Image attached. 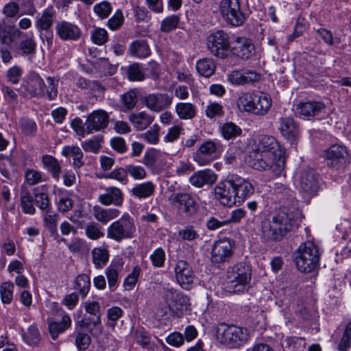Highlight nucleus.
<instances>
[{"label":"nucleus","instance_id":"f257e3e1","mask_svg":"<svg viewBox=\"0 0 351 351\" xmlns=\"http://www.w3.org/2000/svg\"><path fill=\"white\" fill-rule=\"evenodd\" d=\"M285 150L274 137L260 134L249 152V163L254 169L271 171L274 176H278L285 169Z\"/></svg>","mask_w":351,"mask_h":351},{"label":"nucleus","instance_id":"f03ea898","mask_svg":"<svg viewBox=\"0 0 351 351\" xmlns=\"http://www.w3.org/2000/svg\"><path fill=\"white\" fill-rule=\"evenodd\" d=\"M299 209H288L285 206L261 221V237L265 242H279L298 224Z\"/></svg>","mask_w":351,"mask_h":351},{"label":"nucleus","instance_id":"7ed1b4c3","mask_svg":"<svg viewBox=\"0 0 351 351\" xmlns=\"http://www.w3.org/2000/svg\"><path fill=\"white\" fill-rule=\"evenodd\" d=\"M322 158L329 169L344 172L351 164V151L342 143H333L323 150Z\"/></svg>","mask_w":351,"mask_h":351},{"label":"nucleus","instance_id":"20e7f679","mask_svg":"<svg viewBox=\"0 0 351 351\" xmlns=\"http://www.w3.org/2000/svg\"><path fill=\"white\" fill-rule=\"evenodd\" d=\"M216 335L221 343L231 348H239L245 344L250 338L246 328L220 323L217 327Z\"/></svg>","mask_w":351,"mask_h":351},{"label":"nucleus","instance_id":"39448f33","mask_svg":"<svg viewBox=\"0 0 351 351\" xmlns=\"http://www.w3.org/2000/svg\"><path fill=\"white\" fill-rule=\"evenodd\" d=\"M298 269L302 273H310L315 269L319 262L317 247L311 241L302 243L294 254Z\"/></svg>","mask_w":351,"mask_h":351},{"label":"nucleus","instance_id":"423d86ee","mask_svg":"<svg viewBox=\"0 0 351 351\" xmlns=\"http://www.w3.org/2000/svg\"><path fill=\"white\" fill-rule=\"evenodd\" d=\"M136 231L134 220L128 213L110 224L106 230L107 237L117 242L132 239Z\"/></svg>","mask_w":351,"mask_h":351},{"label":"nucleus","instance_id":"0eeeda50","mask_svg":"<svg viewBox=\"0 0 351 351\" xmlns=\"http://www.w3.org/2000/svg\"><path fill=\"white\" fill-rule=\"evenodd\" d=\"M252 277L251 267L245 262H240L234 266L229 267L226 272V278L232 288V292H239L244 289Z\"/></svg>","mask_w":351,"mask_h":351},{"label":"nucleus","instance_id":"6e6552de","mask_svg":"<svg viewBox=\"0 0 351 351\" xmlns=\"http://www.w3.org/2000/svg\"><path fill=\"white\" fill-rule=\"evenodd\" d=\"M219 12L226 23L230 25L240 26L245 21L239 0H221Z\"/></svg>","mask_w":351,"mask_h":351},{"label":"nucleus","instance_id":"1a4fd4ad","mask_svg":"<svg viewBox=\"0 0 351 351\" xmlns=\"http://www.w3.org/2000/svg\"><path fill=\"white\" fill-rule=\"evenodd\" d=\"M207 48L213 56L221 59L226 58L231 46L228 35L222 30L211 33L207 37Z\"/></svg>","mask_w":351,"mask_h":351},{"label":"nucleus","instance_id":"9d476101","mask_svg":"<svg viewBox=\"0 0 351 351\" xmlns=\"http://www.w3.org/2000/svg\"><path fill=\"white\" fill-rule=\"evenodd\" d=\"M169 201L180 213L186 217L193 216L199 209V205L195 197L188 193H173L169 196Z\"/></svg>","mask_w":351,"mask_h":351},{"label":"nucleus","instance_id":"9b49d317","mask_svg":"<svg viewBox=\"0 0 351 351\" xmlns=\"http://www.w3.org/2000/svg\"><path fill=\"white\" fill-rule=\"evenodd\" d=\"M85 311L92 315V317L84 318L79 321L80 327L89 329L90 332L94 335H99L102 332L101 323L100 304L97 302H88L84 304Z\"/></svg>","mask_w":351,"mask_h":351},{"label":"nucleus","instance_id":"f8f14e48","mask_svg":"<svg viewBox=\"0 0 351 351\" xmlns=\"http://www.w3.org/2000/svg\"><path fill=\"white\" fill-rule=\"evenodd\" d=\"M234 191L232 175H228L225 180L218 182L214 189L215 198L221 205L228 207L237 204Z\"/></svg>","mask_w":351,"mask_h":351},{"label":"nucleus","instance_id":"ddd939ff","mask_svg":"<svg viewBox=\"0 0 351 351\" xmlns=\"http://www.w3.org/2000/svg\"><path fill=\"white\" fill-rule=\"evenodd\" d=\"M234 241L231 239L217 241L212 248L211 261L218 267L221 263L229 262L233 255Z\"/></svg>","mask_w":351,"mask_h":351},{"label":"nucleus","instance_id":"4468645a","mask_svg":"<svg viewBox=\"0 0 351 351\" xmlns=\"http://www.w3.org/2000/svg\"><path fill=\"white\" fill-rule=\"evenodd\" d=\"M319 189L318 176L314 169H304L300 176V191L304 198L309 199L316 195Z\"/></svg>","mask_w":351,"mask_h":351},{"label":"nucleus","instance_id":"2eb2a0df","mask_svg":"<svg viewBox=\"0 0 351 351\" xmlns=\"http://www.w3.org/2000/svg\"><path fill=\"white\" fill-rule=\"evenodd\" d=\"M46 85L43 80L36 73H31L27 81L18 90L19 94L25 98L45 96Z\"/></svg>","mask_w":351,"mask_h":351},{"label":"nucleus","instance_id":"dca6fc26","mask_svg":"<svg viewBox=\"0 0 351 351\" xmlns=\"http://www.w3.org/2000/svg\"><path fill=\"white\" fill-rule=\"evenodd\" d=\"M56 17V10L53 7L50 6L45 9L42 14L38 17L35 23V26L38 32L46 31L45 38L47 43L48 47L53 44V33L49 30L51 29ZM42 40H44L43 34L40 35Z\"/></svg>","mask_w":351,"mask_h":351},{"label":"nucleus","instance_id":"f3484780","mask_svg":"<svg viewBox=\"0 0 351 351\" xmlns=\"http://www.w3.org/2000/svg\"><path fill=\"white\" fill-rule=\"evenodd\" d=\"M221 147L219 143L206 141L199 147L195 160L199 165H206L217 157L221 152Z\"/></svg>","mask_w":351,"mask_h":351},{"label":"nucleus","instance_id":"a211bd4d","mask_svg":"<svg viewBox=\"0 0 351 351\" xmlns=\"http://www.w3.org/2000/svg\"><path fill=\"white\" fill-rule=\"evenodd\" d=\"M175 276L178 283L184 289H190L195 278L194 271L190 264L184 260H179L174 267Z\"/></svg>","mask_w":351,"mask_h":351},{"label":"nucleus","instance_id":"6ab92c4d","mask_svg":"<svg viewBox=\"0 0 351 351\" xmlns=\"http://www.w3.org/2000/svg\"><path fill=\"white\" fill-rule=\"evenodd\" d=\"M172 98L167 93H150L143 97L142 102L150 110L159 112L170 106Z\"/></svg>","mask_w":351,"mask_h":351},{"label":"nucleus","instance_id":"aec40b11","mask_svg":"<svg viewBox=\"0 0 351 351\" xmlns=\"http://www.w3.org/2000/svg\"><path fill=\"white\" fill-rule=\"evenodd\" d=\"M109 123V115L104 110H96L88 114L85 125L88 133L93 134L106 129Z\"/></svg>","mask_w":351,"mask_h":351},{"label":"nucleus","instance_id":"412c9836","mask_svg":"<svg viewBox=\"0 0 351 351\" xmlns=\"http://www.w3.org/2000/svg\"><path fill=\"white\" fill-rule=\"evenodd\" d=\"M232 178L237 204H241L247 198L253 195L254 192V186L250 181L238 175L232 174Z\"/></svg>","mask_w":351,"mask_h":351},{"label":"nucleus","instance_id":"4be33fe9","mask_svg":"<svg viewBox=\"0 0 351 351\" xmlns=\"http://www.w3.org/2000/svg\"><path fill=\"white\" fill-rule=\"evenodd\" d=\"M55 28L57 35L64 41L77 40L82 34L81 29L77 25L66 21L57 22Z\"/></svg>","mask_w":351,"mask_h":351},{"label":"nucleus","instance_id":"5701e85b","mask_svg":"<svg viewBox=\"0 0 351 351\" xmlns=\"http://www.w3.org/2000/svg\"><path fill=\"white\" fill-rule=\"evenodd\" d=\"M230 51L243 60H248L254 53L255 47L251 39L237 37L232 43Z\"/></svg>","mask_w":351,"mask_h":351},{"label":"nucleus","instance_id":"b1692460","mask_svg":"<svg viewBox=\"0 0 351 351\" xmlns=\"http://www.w3.org/2000/svg\"><path fill=\"white\" fill-rule=\"evenodd\" d=\"M260 78V74L252 70H247L243 73H241L239 71H233L228 75V81L232 84L237 86L252 84L258 82Z\"/></svg>","mask_w":351,"mask_h":351},{"label":"nucleus","instance_id":"393cba45","mask_svg":"<svg viewBox=\"0 0 351 351\" xmlns=\"http://www.w3.org/2000/svg\"><path fill=\"white\" fill-rule=\"evenodd\" d=\"M326 106L322 101H309L306 102H300L296 106V114L304 118L315 117L325 110Z\"/></svg>","mask_w":351,"mask_h":351},{"label":"nucleus","instance_id":"a878e982","mask_svg":"<svg viewBox=\"0 0 351 351\" xmlns=\"http://www.w3.org/2000/svg\"><path fill=\"white\" fill-rule=\"evenodd\" d=\"M217 180V175L210 169H206L198 171L189 178L191 185L197 188H202L204 185H211Z\"/></svg>","mask_w":351,"mask_h":351},{"label":"nucleus","instance_id":"bb28decb","mask_svg":"<svg viewBox=\"0 0 351 351\" xmlns=\"http://www.w3.org/2000/svg\"><path fill=\"white\" fill-rule=\"evenodd\" d=\"M48 188L47 184H44L33 190L35 204L40 210L46 213H49L51 208V204L47 193Z\"/></svg>","mask_w":351,"mask_h":351},{"label":"nucleus","instance_id":"cd10ccee","mask_svg":"<svg viewBox=\"0 0 351 351\" xmlns=\"http://www.w3.org/2000/svg\"><path fill=\"white\" fill-rule=\"evenodd\" d=\"M252 114L257 116L267 114L271 106L272 101L269 95L263 93H255Z\"/></svg>","mask_w":351,"mask_h":351},{"label":"nucleus","instance_id":"c85d7f7f","mask_svg":"<svg viewBox=\"0 0 351 351\" xmlns=\"http://www.w3.org/2000/svg\"><path fill=\"white\" fill-rule=\"evenodd\" d=\"M98 199L101 204L105 206L114 204L121 206L123 202V197L121 191L115 186L108 187L104 194H101Z\"/></svg>","mask_w":351,"mask_h":351},{"label":"nucleus","instance_id":"c756f323","mask_svg":"<svg viewBox=\"0 0 351 351\" xmlns=\"http://www.w3.org/2000/svg\"><path fill=\"white\" fill-rule=\"evenodd\" d=\"M279 123L281 134L291 143L295 142L298 134V127L293 119L288 117H281L279 119Z\"/></svg>","mask_w":351,"mask_h":351},{"label":"nucleus","instance_id":"7c9ffc66","mask_svg":"<svg viewBox=\"0 0 351 351\" xmlns=\"http://www.w3.org/2000/svg\"><path fill=\"white\" fill-rule=\"evenodd\" d=\"M275 193L283 202L282 206H285L288 209H298L297 208V200L294 196V192L286 186L279 184L275 188Z\"/></svg>","mask_w":351,"mask_h":351},{"label":"nucleus","instance_id":"2f4dec72","mask_svg":"<svg viewBox=\"0 0 351 351\" xmlns=\"http://www.w3.org/2000/svg\"><path fill=\"white\" fill-rule=\"evenodd\" d=\"M34 197L29 191L27 186L23 185L20 189V205L25 214L34 215L36 208L34 206Z\"/></svg>","mask_w":351,"mask_h":351},{"label":"nucleus","instance_id":"473e14b6","mask_svg":"<svg viewBox=\"0 0 351 351\" xmlns=\"http://www.w3.org/2000/svg\"><path fill=\"white\" fill-rule=\"evenodd\" d=\"M120 213V211L117 208H103L99 206L93 207L95 219L103 224H106L108 221L116 219Z\"/></svg>","mask_w":351,"mask_h":351},{"label":"nucleus","instance_id":"72a5a7b5","mask_svg":"<svg viewBox=\"0 0 351 351\" xmlns=\"http://www.w3.org/2000/svg\"><path fill=\"white\" fill-rule=\"evenodd\" d=\"M62 154L65 157H72V165L75 169H79L84 165V154L77 146H64Z\"/></svg>","mask_w":351,"mask_h":351},{"label":"nucleus","instance_id":"f704fd0d","mask_svg":"<svg viewBox=\"0 0 351 351\" xmlns=\"http://www.w3.org/2000/svg\"><path fill=\"white\" fill-rule=\"evenodd\" d=\"M123 267L122 263L119 261L112 262L105 271L107 276L108 287L110 291H114L119 280V274Z\"/></svg>","mask_w":351,"mask_h":351},{"label":"nucleus","instance_id":"c9c22d12","mask_svg":"<svg viewBox=\"0 0 351 351\" xmlns=\"http://www.w3.org/2000/svg\"><path fill=\"white\" fill-rule=\"evenodd\" d=\"M156 186L151 181L136 184L131 189V194L138 199H145L154 195Z\"/></svg>","mask_w":351,"mask_h":351},{"label":"nucleus","instance_id":"e433bc0d","mask_svg":"<svg viewBox=\"0 0 351 351\" xmlns=\"http://www.w3.org/2000/svg\"><path fill=\"white\" fill-rule=\"evenodd\" d=\"M42 163L45 169H46L56 180H59L62 167L58 160L50 155H44L42 157Z\"/></svg>","mask_w":351,"mask_h":351},{"label":"nucleus","instance_id":"4c0bfd02","mask_svg":"<svg viewBox=\"0 0 351 351\" xmlns=\"http://www.w3.org/2000/svg\"><path fill=\"white\" fill-rule=\"evenodd\" d=\"M129 120L138 130L147 128L153 121V118L145 112L132 113L129 116Z\"/></svg>","mask_w":351,"mask_h":351},{"label":"nucleus","instance_id":"58836bf2","mask_svg":"<svg viewBox=\"0 0 351 351\" xmlns=\"http://www.w3.org/2000/svg\"><path fill=\"white\" fill-rule=\"evenodd\" d=\"M93 263L97 269H102L109 259V251L105 247H95L91 252Z\"/></svg>","mask_w":351,"mask_h":351},{"label":"nucleus","instance_id":"ea45409f","mask_svg":"<svg viewBox=\"0 0 351 351\" xmlns=\"http://www.w3.org/2000/svg\"><path fill=\"white\" fill-rule=\"evenodd\" d=\"M71 319L69 315H64L61 322H49V330L51 338L55 340L58 335L64 332L71 325Z\"/></svg>","mask_w":351,"mask_h":351},{"label":"nucleus","instance_id":"a19ab883","mask_svg":"<svg viewBox=\"0 0 351 351\" xmlns=\"http://www.w3.org/2000/svg\"><path fill=\"white\" fill-rule=\"evenodd\" d=\"M255 92H245L239 97L237 105L241 112L252 113V108H254Z\"/></svg>","mask_w":351,"mask_h":351},{"label":"nucleus","instance_id":"79ce46f5","mask_svg":"<svg viewBox=\"0 0 351 351\" xmlns=\"http://www.w3.org/2000/svg\"><path fill=\"white\" fill-rule=\"evenodd\" d=\"M132 56L138 58H146L150 54L149 45L145 40H136L132 42L129 47Z\"/></svg>","mask_w":351,"mask_h":351},{"label":"nucleus","instance_id":"37998d69","mask_svg":"<svg viewBox=\"0 0 351 351\" xmlns=\"http://www.w3.org/2000/svg\"><path fill=\"white\" fill-rule=\"evenodd\" d=\"M196 69L202 76L208 77L215 73L216 66L213 59L203 58L197 61Z\"/></svg>","mask_w":351,"mask_h":351},{"label":"nucleus","instance_id":"c03bdc74","mask_svg":"<svg viewBox=\"0 0 351 351\" xmlns=\"http://www.w3.org/2000/svg\"><path fill=\"white\" fill-rule=\"evenodd\" d=\"M74 284V289L78 291L82 298H85L90 287V277L85 274L78 275L75 279Z\"/></svg>","mask_w":351,"mask_h":351},{"label":"nucleus","instance_id":"a18cd8bd","mask_svg":"<svg viewBox=\"0 0 351 351\" xmlns=\"http://www.w3.org/2000/svg\"><path fill=\"white\" fill-rule=\"evenodd\" d=\"M23 341L29 346H36L41 340L40 333L36 325H31L27 331L22 335Z\"/></svg>","mask_w":351,"mask_h":351},{"label":"nucleus","instance_id":"49530a36","mask_svg":"<svg viewBox=\"0 0 351 351\" xmlns=\"http://www.w3.org/2000/svg\"><path fill=\"white\" fill-rule=\"evenodd\" d=\"M242 132L241 129L232 122L225 123L221 127V133L226 140H230L239 136Z\"/></svg>","mask_w":351,"mask_h":351},{"label":"nucleus","instance_id":"de8ad7c7","mask_svg":"<svg viewBox=\"0 0 351 351\" xmlns=\"http://www.w3.org/2000/svg\"><path fill=\"white\" fill-rule=\"evenodd\" d=\"M176 110L179 117L182 119H191L195 115V108L190 103H179Z\"/></svg>","mask_w":351,"mask_h":351},{"label":"nucleus","instance_id":"09e8293b","mask_svg":"<svg viewBox=\"0 0 351 351\" xmlns=\"http://www.w3.org/2000/svg\"><path fill=\"white\" fill-rule=\"evenodd\" d=\"M22 32L18 29H2L0 28V41L2 45H10L14 37L21 36Z\"/></svg>","mask_w":351,"mask_h":351},{"label":"nucleus","instance_id":"8fccbe9b","mask_svg":"<svg viewBox=\"0 0 351 351\" xmlns=\"http://www.w3.org/2000/svg\"><path fill=\"white\" fill-rule=\"evenodd\" d=\"M137 95V89H131L122 95L121 102L127 110H131L136 106L138 101Z\"/></svg>","mask_w":351,"mask_h":351},{"label":"nucleus","instance_id":"3c124183","mask_svg":"<svg viewBox=\"0 0 351 351\" xmlns=\"http://www.w3.org/2000/svg\"><path fill=\"white\" fill-rule=\"evenodd\" d=\"M14 284L8 281L0 285L1 299L3 304L11 303L13 299Z\"/></svg>","mask_w":351,"mask_h":351},{"label":"nucleus","instance_id":"603ef678","mask_svg":"<svg viewBox=\"0 0 351 351\" xmlns=\"http://www.w3.org/2000/svg\"><path fill=\"white\" fill-rule=\"evenodd\" d=\"M351 348V321L345 326L341 338L338 344L340 351H348Z\"/></svg>","mask_w":351,"mask_h":351},{"label":"nucleus","instance_id":"864d4df0","mask_svg":"<svg viewBox=\"0 0 351 351\" xmlns=\"http://www.w3.org/2000/svg\"><path fill=\"white\" fill-rule=\"evenodd\" d=\"M85 234L91 240H98L104 237V233L101 231V226L94 221L89 223L86 226Z\"/></svg>","mask_w":351,"mask_h":351},{"label":"nucleus","instance_id":"5fc2aeb1","mask_svg":"<svg viewBox=\"0 0 351 351\" xmlns=\"http://www.w3.org/2000/svg\"><path fill=\"white\" fill-rule=\"evenodd\" d=\"M160 156L161 152L159 150L151 148L145 152L143 156V162L146 167L152 168L154 167L156 162L158 160Z\"/></svg>","mask_w":351,"mask_h":351},{"label":"nucleus","instance_id":"6e6d98bb","mask_svg":"<svg viewBox=\"0 0 351 351\" xmlns=\"http://www.w3.org/2000/svg\"><path fill=\"white\" fill-rule=\"evenodd\" d=\"M180 22V17L173 14L165 18L160 25V30L162 32H169L175 29Z\"/></svg>","mask_w":351,"mask_h":351},{"label":"nucleus","instance_id":"4d7b16f0","mask_svg":"<svg viewBox=\"0 0 351 351\" xmlns=\"http://www.w3.org/2000/svg\"><path fill=\"white\" fill-rule=\"evenodd\" d=\"M104 177L106 178L116 180L119 182L125 184L128 182L126 166L125 167L116 168L111 172L107 173Z\"/></svg>","mask_w":351,"mask_h":351},{"label":"nucleus","instance_id":"13d9d810","mask_svg":"<svg viewBox=\"0 0 351 351\" xmlns=\"http://www.w3.org/2000/svg\"><path fill=\"white\" fill-rule=\"evenodd\" d=\"M36 44L32 38L25 35L19 44V49L23 55L34 54L36 51Z\"/></svg>","mask_w":351,"mask_h":351},{"label":"nucleus","instance_id":"bf43d9fd","mask_svg":"<svg viewBox=\"0 0 351 351\" xmlns=\"http://www.w3.org/2000/svg\"><path fill=\"white\" fill-rule=\"evenodd\" d=\"M128 76L131 81H141L145 78L144 72L137 63H134L128 66Z\"/></svg>","mask_w":351,"mask_h":351},{"label":"nucleus","instance_id":"052dcab7","mask_svg":"<svg viewBox=\"0 0 351 351\" xmlns=\"http://www.w3.org/2000/svg\"><path fill=\"white\" fill-rule=\"evenodd\" d=\"M141 271V269L138 266H135L133 268L132 271L124 280L123 287L125 290H131L134 288L137 282Z\"/></svg>","mask_w":351,"mask_h":351},{"label":"nucleus","instance_id":"680f3d73","mask_svg":"<svg viewBox=\"0 0 351 351\" xmlns=\"http://www.w3.org/2000/svg\"><path fill=\"white\" fill-rule=\"evenodd\" d=\"M47 86H46L45 88H47L46 91H45V95H47V97L49 100H53L57 97L58 95V80H56L52 77H48L47 78Z\"/></svg>","mask_w":351,"mask_h":351},{"label":"nucleus","instance_id":"e2e57ef3","mask_svg":"<svg viewBox=\"0 0 351 351\" xmlns=\"http://www.w3.org/2000/svg\"><path fill=\"white\" fill-rule=\"evenodd\" d=\"M58 216L56 214H51L50 212L46 213L44 217L45 226L53 236L58 235L57 230V221Z\"/></svg>","mask_w":351,"mask_h":351},{"label":"nucleus","instance_id":"0e129e2a","mask_svg":"<svg viewBox=\"0 0 351 351\" xmlns=\"http://www.w3.org/2000/svg\"><path fill=\"white\" fill-rule=\"evenodd\" d=\"M165 252L161 247L156 249L150 255V260L154 267H162L165 261Z\"/></svg>","mask_w":351,"mask_h":351},{"label":"nucleus","instance_id":"69168bd1","mask_svg":"<svg viewBox=\"0 0 351 351\" xmlns=\"http://www.w3.org/2000/svg\"><path fill=\"white\" fill-rule=\"evenodd\" d=\"M126 171L128 175L129 174L135 180H143L147 176L145 169L141 166L128 165H126Z\"/></svg>","mask_w":351,"mask_h":351},{"label":"nucleus","instance_id":"338daca9","mask_svg":"<svg viewBox=\"0 0 351 351\" xmlns=\"http://www.w3.org/2000/svg\"><path fill=\"white\" fill-rule=\"evenodd\" d=\"M111 4L108 1H102L93 7L94 12L101 19L107 18L112 12Z\"/></svg>","mask_w":351,"mask_h":351},{"label":"nucleus","instance_id":"774afa93","mask_svg":"<svg viewBox=\"0 0 351 351\" xmlns=\"http://www.w3.org/2000/svg\"><path fill=\"white\" fill-rule=\"evenodd\" d=\"M124 17L121 10H117L114 15L108 19V27L112 30L118 29L123 23Z\"/></svg>","mask_w":351,"mask_h":351}]
</instances>
